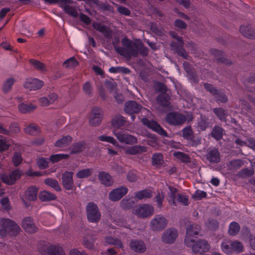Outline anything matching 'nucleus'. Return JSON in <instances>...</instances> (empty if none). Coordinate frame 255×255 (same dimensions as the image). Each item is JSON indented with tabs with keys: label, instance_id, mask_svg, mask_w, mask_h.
<instances>
[{
	"label": "nucleus",
	"instance_id": "nucleus-1",
	"mask_svg": "<svg viewBox=\"0 0 255 255\" xmlns=\"http://www.w3.org/2000/svg\"><path fill=\"white\" fill-rule=\"evenodd\" d=\"M0 236H16L20 231V227L14 221L8 218H2L0 221Z\"/></svg>",
	"mask_w": 255,
	"mask_h": 255
},
{
	"label": "nucleus",
	"instance_id": "nucleus-2",
	"mask_svg": "<svg viewBox=\"0 0 255 255\" xmlns=\"http://www.w3.org/2000/svg\"><path fill=\"white\" fill-rule=\"evenodd\" d=\"M204 89L213 97L214 100L218 103L225 104L228 102V97L222 89H217L213 85L204 83Z\"/></svg>",
	"mask_w": 255,
	"mask_h": 255
},
{
	"label": "nucleus",
	"instance_id": "nucleus-3",
	"mask_svg": "<svg viewBox=\"0 0 255 255\" xmlns=\"http://www.w3.org/2000/svg\"><path fill=\"white\" fill-rule=\"evenodd\" d=\"M184 223L186 226V236L184 239V244L186 246H190L194 239L195 236L198 235L201 230L200 226L196 224H191L190 221L185 219Z\"/></svg>",
	"mask_w": 255,
	"mask_h": 255
},
{
	"label": "nucleus",
	"instance_id": "nucleus-4",
	"mask_svg": "<svg viewBox=\"0 0 255 255\" xmlns=\"http://www.w3.org/2000/svg\"><path fill=\"white\" fill-rule=\"evenodd\" d=\"M116 52L129 61L132 57H137L139 54L144 57L148 54V49H115Z\"/></svg>",
	"mask_w": 255,
	"mask_h": 255
},
{
	"label": "nucleus",
	"instance_id": "nucleus-5",
	"mask_svg": "<svg viewBox=\"0 0 255 255\" xmlns=\"http://www.w3.org/2000/svg\"><path fill=\"white\" fill-rule=\"evenodd\" d=\"M86 216L90 223H97L101 219V215L98 206L93 202L88 203L86 207Z\"/></svg>",
	"mask_w": 255,
	"mask_h": 255
},
{
	"label": "nucleus",
	"instance_id": "nucleus-6",
	"mask_svg": "<svg viewBox=\"0 0 255 255\" xmlns=\"http://www.w3.org/2000/svg\"><path fill=\"white\" fill-rule=\"evenodd\" d=\"M39 251L42 255H65V253L61 247L43 242L39 247Z\"/></svg>",
	"mask_w": 255,
	"mask_h": 255
},
{
	"label": "nucleus",
	"instance_id": "nucleus-7",
	"mask_svg": "<svg viewBox=\"0 0 255 255\" xmlns=\"http://www.w3.org/2000/svg\"><path fill=\"white\" fill-rule=\"evenodd\" d=\"M182 136L188 141L190 146H197L201 143V138L195 137L191 126H187L182 130Z\"/></svg>",
	"mask_w": 255,
	"mask_h": 255
},
{
	"label": "nucleus",
	"instance_id": "nucleus-8",
	"mask_svg": "<svg viewBox=\"0 0 255 255\" xmlns=\"http://www.w3.org/2000/svg\"><path fill=\"white\" fill-rule=\"evenodd\" d=\"M141 122L143 125L156 132L162 137H168L167 132L161 127V126L154 120H150L147 118L141 119Z\"/></svg>",
	"mask_w": 255,
	"mask_h": 255
},
{
	"label": "nucleus",
	"instance_id": "nucleus-9",
	"mask_svg": "<svg viewBox=\"0 0 255 255\" xmlns=\"http://www.w3.org/2000/svg\"><path fill=\"white\" fill-rule=\"evenodd\" d=\"M186 246L191 248L193 253L200 254L207 252L210 248V246L208 242L205 240L201 239L196 241L194 240L190 246Z\"/></svg>",
	"mask_w": 255,
	"mask_h": 255
},
{
	"label": "nucleus",
	"instance_id": "nucleus-10",
	"mask_svg": "<svg viewBox=\"0 0 255 255\" xmlns=\"http://www.w3.org/2000/svg\"><path fill=\"white\" fill-rule=\"evenodd\" d=\"M165 120L170 125L179 126L185 122L186 118L182 114L173 112L166 115Z\"/></svg>",
	"mask_w": 255,
	"mask_h": 255
},
{
	"label": "nucleus",
	"instance_id": "nucleus-11",
	"mask_svg": "<svg viewBox=\"0 0 255 255\" xmlns=\"http://www.w3.org/2000/svg\"><path fill=\"white\" fill-rule=\"evenodd\" d=\"M22 175V171L16 169L11 171L8 175L6 174H1L0 179L7 185H11L14 184L15 181L18 180Z\"/></svg>",
	"mask_w": 255,
	"mask_h": 255
},
{
	"label": "nucleus",
	"instance_id": "nucleus-12",
	"mask_svg": "<svg viewBox=\"0 0 255 255\" xmlns=\"http://www.w3.org/2000/svg\"><path fill=\"white\" fill-rule=\"evenodd\" d=\"M133 213L141 218L148 217L153 214L154 209L151 205L142 204L133 210Z\"/></svg>",
	"mask_w": 255,
	"mask_h": 255
},
{
	"label": "nucleus",
	"instance_id": "nucleus-13",
	"mask_svg": "<svg viewBox=\"0 0 255 255\" xmlns=\"http://www.w3.org/2000/svg\"><path fill=\"white\" fill-rule=\"evenodd\" d=\"M167 220L162 215H156L150 221L151 228L153 231H161L167 225Z\"/></svg>",
	"mask_w": 255,
	"mask_h": 255
},
{
	"label": "nucleus",
	"instance_id": "nucleus-14",
	"mask_svg": "<svg viewBox=\"0 0 255 255\" xmlns=\"http://www.w3.org/2000/svg\"><path fill=\"white\" fill-rule=\"evenodd\" d=\"M178 236V231L175 228H168L163 232L161 239L162 242L166 244L173 243Z\"/></svg>",
	"mask_w": 255,
	"mask_h": 255
},
{
	"label": "nucleus",
	"instance_id": "nucleus-15",
	"mask_svg": "<svg viewBox=\"0 0 255 255\" xmlns=\"http://www.w3.org/2000/svg\"><path fill=\"white\" fill-rule=\"evenodd\" d=\"M128 189L125 186H121L113 189L109 194V199L114 202L119 201L127 193Z\"/></svg>",
	"mask_w": 255,
	"mask_h": 255
},
{
	"label": "nucleus",
	"instance_id": "nucleus-16",
	"mask_svg": "<svg viewBox=\"0 0 255 255\" xmlns=\"http://www.w3.org/2000/svg\"><path fill=\"white\" fill-rule=\"evenodd\" d=\"M103 119L102 110L98 107H94L91 112L89 124L94 127L98 126Z\"/></svg>",
	"mask_w": 255,
	"mask_h": 255
},
{
	"label": "nucleus",
	"instance_id": "nucleus-17",
	"mask_svg": "<svg viewBox=\"0 0 255 255\" xmlns=\"http://www.w3.org/2000/svg\"><path fill=\"white\" fill-rule=\"evenodd\" d=\"M142 108V106L134 101H128L125 103L124 111L129 115H133L139 113Z\"/></svg>",
	"mask_w": 255,
	"mask_h": 255
},
{
	"label": "nucleus",
	"instance_id": "nucleus-18",
	"mask_svg": "<svg viewBox=\"0 0 255 255\" xmlns=\"http://www.w3.org/2000/svg\"><path fill=\"white\" fill-rule=\"evenodd\" d=\"M206 159L212 164L218 163L220 162L221 155L217 148H209L205 155Z\"/></svg>",
	"mask_w": 255,
	"mask_h": 255
},
{
	"label": "nucleus",
	"instance_id": "nucleus-19",
	"mask_svg": "<svg viewBox=\"0 0 255 255\" xmlns=\"http://www.w3.org/2000/svg\"><path fill=\"white\" fill-rule=\"evenodd\" d=\"M43 85V82L37 79L27 78L23 86L25 89L30 91H36L41 89Z\"/></svg>",
	"mask_w": 255,
	"mask_h": 255
},
{
	"label": "nucleus",
	"instance_id": "nucleus-20",
	"mask_svg": "<svg viewBox=\"0 0 255 255\" xmlns=\"http://www.w3.org/2000/svg\"><path fill=\"white\" fill-rule=\"evenodd\" d=\"M73 173L71 171H66L62 174V184L66 190H72L74 186L73 180Z\"/></svg>",
	"mask_w": 255,
	"mask_h": 255
},
{
	"label": "nucleus",
	"instance_id": "nucleus-21",
	"mask_svg": "<svg viewBox=\"0 0 255 255\" xmlns=\"http://www.w3.org/2000/svg\"><path fill=\"white\" fill-rule=\"evenodd\" d=\"M130 250L137 253H143L146 250L145 243L142 240H132L129 244Z\"/></svg>",
	"mask_w": 255,
	"mask_h": 255
},
{
	"label": "nucleus",
	"instance_id": "nucleus-22",
	"mask_svg": "<svg viewBox=\"0 0 255 255\" xmlns=\"http://www.w3.org/2000/svg\"><path fill=\"white\" fill-rule=\"evenodd\" d=\"M117 139L121 142L126 143L128 144H133L137 142V138L130 134L124 133L119 132L115 133Z\"/></svg>",
	"mask_w": 255,
	"mask_h": 255
},
{
	"label": "nucleus",
	"instance_id": "nucleus-23",
	"mask_svg": "<svg viewBox=\"0 0 255 255\" xmlns=\"http://www.w3.org/2000/svg\"><path fill=\"white\" fill-rule=\"evenodd\" d=\"M22 227L27 233L33 234L37 232V228L30 217H26L22 220Z\"/></svg>",
	"mask_w": 255,
	"mask_h": 255
},
{
	"label": "nucleus",
	"instance_id": "nucleus-24",
	"mask_svg": "<svg viewBox=\"0 0 255 255\" xmlns=\"http://www.w3.org/2000/svg\"><path fill=\"white\" fill-rule=\"evenodd\" d=\"M211 52L216 57V61L218 63H224L227 66L232 64V62L226 57L223 52L219 49H211Z\"/></svg>",
	"mask_w": 255,
	"mask_h": 255
},
{
	"label": "nucleus",
	"instance_id": "nucleus-25",
	"mask_svg": "<svg viewBox=\"0 0 255 255\" xmlns=\"http://www.w3.org/2000/svg\"><path fill=\"white\" fill-rule=\"evenodd\" d=\"M98 177L101 183L105 186H111L114 183L112 176L108 172L101 171L98 174Z\"/></svg>",
	"mask_w": 255,
	"mask_h": 255
},
{
	"label": "nucleus",
	"instance_id": "nucleus-26",
	"mask_svg": "<svg viewBox=\"0 0 255 255\" xmlns=\"http://www.w3.org/2000/svg\"><path fill=\"white\" fill-rule=\"evenodd\" d=\"M240 33L245 37L249 39L255 38V29L249 24H244L241 26Z\"/></svg>",
	"mask_w": 255,
	"mask_h": 255
},
{
	"label": "nucleus",
	"instance_id": "nucleus-27",
	"mask_svg": "<svg viewBox=\"0 0 255 255\" xmlns=\"http://www.w3.org/2000/svg\"><path fill=\"white\" fill-rule=\"evenodd\" d=\"M38 188L31 186L27 188L24 192V198L29 201H35L37 199Z\"/></svg>",
	"mask_w": 255,
	"mask_h": 255
},
{
	"label": "nucleus",
	"instance_id": "nucleus-28",
	"mask_svg": "<svg viewBox=\"0 0 255 255\" xmlns=\"http://www.w3.org/2000/svg\"><path fill=\"white\" fill-rule=\"evenodd\" d=\"M93 27L94 29L102 33L105 37L111 38L112 35V31L107 26L103 25L99 22H93Z\"/></svg>",
	"mask_w": 255,
	"mask_h": 255
},
{
	"label": "nucleus",
	"instance_id": "nucleus-29",
	"mask_svg": "<svg viewBox=\"0 0 255 255\" xmlns=\"http://www.w3.org/2000/svg\"><path fill=\"white\" fill-rule=\"evenodd\" d=\"M170 100V96L167 93L159 94L156 98L158 104L163 108L170 107L171 103Z\"/></svg>",
	"mask_w": 255,
	"mask_h": 255
},
{
	"label": "nucleus",
	"instance_id": "nucleus-30",
	"mask_svg": "<svg viewBox=\"0 0 255 255\" xmlns=\"http://www.w3.org/2000/svg\"><path fill=\"white\" fill-rule=\"evenodd\" d=\"M122 42L125 48H142V42L140 39L135 40L133 42L125 37L123 38Z\"/></svg>",
	"mask_w": 255,
	"mask_h": 255
},
{
	"label": "nucleus",
	"instance_id": "nucleus-31",
	"mask_svg": "<svg viewBox=\"0 0 255 255\" xmlns=\"http://www.w3.org/2000/svg\"><path fill=\"white\" fill-rule=\"evenodd\" d=\"M146 151L147 148L146 147L138 145L128 147L125 150V153L130 155H135Z\"/></svg>",
	"mask_w": 255,
	"mask_h": 255
},
{
	"label": "nucleus",
	"instance_id": "nucleus-32",
	"mask_svg": "<svg viewBox=\"0 0 255 255\" xmlns=\"http://www.w3.org/2000/svg\"><path fill=\"white\" fill-rule=\"evenodd\" d=\"M213 112L221 122H227L228 112L222 108H215Z\"/></svg>",
	"mask_w": 255,
	"mask_h": 255
},
{
	"label": "nucleus",
	"instance_id": "nucleus-33",
	"mask_svg": "<svg viewBox=\"0 0 255 255\" xmlns=\"http://www.w3.org/2000/svg\"><path fill=\"white\" fill-rule=\"evenodd\" d=\"M224 129L219 126H215L212 129L210 133L211 136L217 141L221 140L223 138Z\"/></svg>",
	"mask_w": 255,
	"mask_h": 255
},
{
	"label": "nucleus",
	"instance_id": "nucleus-34",
	"mask_svg": "<svg viewBox=\"0 0 255 255\" xmlns=\"http://www.w3.org/2000/svg\"><path fill=\"white\" fill-rule=\"evenodd\" d=\"M85 143L83 141H79L73 143L71 146V154H79L85 149Z\"/></svg>",
	"mask_w": 255,
	"mask_h": 255
},
{
	"label": "nucleus",
	"instance_id": "nucleus-35",
	"mask_svg": "<svg viewBox=\"0 0 255 255\" xmlns=\"http://www.w3.org/2000/svg\"><path fill=\"white\" fill-rule=\"evenodd\" d=\"M170 35L174 39V41L171 43L172 48H181L183 46L184 42L181 37L178 36L173 31L170 32Z\"/></svg>",
	"mask_w": 255,
	"mask_h": 255
},
{
	"label": "nucleus",
	"instance_id": "nucleus-36",
	"mask_svg": "<svg viewBox=\"0 0 255 255\" xmlns=\"http://www.w3.org/2000/svg\"><path fill=\"white\" fill-rule=\"evenodd\" d=\"M39 198L42 201H49L55 200L56 196L50 192L43 190L39 193Z\"/></svg>",
	"mask_w": 255,
	"mask_h": 255
},
{
	"label": "nucleus",
	"instance_id": "nucleus-37",
	"mask_svg": "<svg viewBox=\"0 0 255 255\" xmlns=\"http://www.w3.org/2000/svg\"><path fill=\"white\" fill-rule=\"evenodd\" d=\"M72 137L70 135H66L57 140L55 143V146L58 147H65L68 145L72 141Z\"/></svg>",
	"mask_w": 255,
	"mask_h": 255
},
{
	"label": "nucleus",
	"instance_id": "nucleus-38",
	"mask_svg": "<svg viewBox=\"0 0 255 255\" xmlns=\"http://www.w3.org/2000/svg\"><path fill=\"white\" fill-rule=\"evenodd\" d=\"M163 157L161 153H156L152 155L151 157V163L154 166L158 167L162 164Z\"/></svg>",
	"mask_w": 255,
	"mask_h": 255
},
{
	"label": "nucleus",
	"instance_id": "nucleus-39",
	"mask_svg": "<svg viewBox=\"0 0 255 255\" xmlns=\"http://www.w3.org/2000/svg\"><path fill=\"white\" fill-rule=\"evenodd\" d=\"M24 130L26 133L32 135H37L36 132L38 133H40L41 132L40 128L33 124H31L29 125L28 127H26L24 128Z\"/></svg>",
	"mask_w": 255,
	"mask_h": 255
},
{
	"label": "nucleus",
	"instance_id": "nucleus-40",
	"mask_svg": "<svg viewBox=\"0 0 255 255\" xmlns=\"http://www.w3.org/2000/svg\"><path fill=\"white\" fill-rule=\"evenodd\" d=\"M209 119L204 115H201L200 119L198 123V127L200 130L203 131L209 127Z\"/></svg>",
	"mask_w": 255,
	"mask_h": 255
},
{
	"label": "nucleus",
	"instance_id": "nucleus-41",
	"mask_svg": "<svg viewBox=\"0 0 255 255\" xmlns=\"http://www.w3.org/2000/svg\"><path fill=\"white\" fill-rule=\"evenodd\" d=\"M16 81V79L13 78H7L3 83L2 90L4 93H7L9 92L13 85L14 83Z\"/></svg>",
	"mask_w": 255,
	"mask_h": 255
},
{
	"label": "nucleus",
	"instance_id": "nucleus-42",
	"mask_svg": "<svg viewBox=\"0 0 255 255\" xmlns=\"http://www.w3.org/2000/svg\"><path fill=\"white\" fill-rule=\"evenodd\" d=\"M135 203L132 199L124 198L121 202V207L125 210H128L133 208Z\"/></svg>",
	"mask_w": 255,
	"mask_h": 255
},
{
	"label": "nucleus",
	"instance_id": "nucleus-43",
	"mask_svg": "<svg viewBox=\"0 0 255 255\" xmlns=\"http://www.w3.org/2000/svg\"><path fill=\"white\" fill-rule=\"evenodd\" d=\"M174 155L178 159L180 160L181 162L185 163H190L191 162V158L189 155L182 152L178 151L174 153Z\"/></svg>",
	"mask_w": 255,
	"mask_h": 255
},
{
	"label": "nucleus",
	"instance_id": "nucleus-44",
	"mask_svg": "<svg viewBox=\"0 0 255 255\" xmlns=\"http://www.w3.org/2000/svg\"><path fill=\"white\" fill-rule=\"evenodd\" d=\"M126 124V121L124 118L122 116H116L112 121V126L116 128H119Z\"/></svg>",
	"mask_w": 255,
	"mask_h": 255
},
{
	"label": "nucleus",
	"instance_id": "nucleus-45",
	"mask_svg": "<svg viewBox=\"0 0 255 255\" xmlns=\"http://www.w3.org/2000/svg\"><path fill=\"white\" fill-rule=\"evenodd\" d=\"M93 171L92 168H86L79 171L76 173V177L78 178L82 179L88 178L90 176Z\"/></svg>",
	"mask_w": 255,
	"mask_h": 255
},
{
	"label": "nucleus",
	"instance_id": "nucleus-46",
	"mask_svg": "<svg viewBox=\"0 0 255 255\" xmlns=\"http://www.w3.org/2000/svg\"><path fill=\"white\" fill-rule=\"evenodd\" d=\"M44 183L54 188L57 191H60L61 190V187L59 185L57 181L55 179L51 178H48L44 180Z\"/></svg>",
	"mask_w": 255,
	"mask_h": 255
},
{
	"label": "nucleus",
	"instance_id": "nucleus-47",
	"mask_svg": "<svg viewBox=\"0 0 255 255\" xmlns=\"http://www.w3.org/2000/svg\"><path fill=\"white\" fill-rule=\"evenodd\" d=\"M109 71L113 73L129 74L131 70L125 67H112L109 69Z\"/></svg>",
	"mask_w": 255,
	"mask_h": 255
},
{
	"label": "nucleus",
	"instance_id": "nucleus-48",
	"mask_svg": "<svg viewBox=\"0 0 255 255\" xmlns=\"http://www.w3.org/2000/svg\"><path fill=\"white\" fill-rule=\"evenodd\" d=\"M79 63L78 61L75 59V58L74 56L67 59L63 63V65L66 68H74L79 65Z\"/></svg>",
	"mask_w": 255,
	"mask_h": 255
},
{
	"label": "nucleus",
	"instance_id": "nucleus-49",
	"mask_svg": "<svg viewBox=\"0 0 255 255\" xmlns=\"http://www.w3.org/2000/svg\"><path fill=\"white\" fill-rule=\"evenodd\" d=\"M135 197L138 199L149 198L152 197V192L149 190H143L135 193Z\"/></svg>",
	"mask_w": 255,
	"mask_h": 255
},
{
	"label": "nucleus",
	"instance_id": "nucleus-50",
	"mask_svg": "<svg viewBox=\"0 0 255 255\" xmlns=\"http://www.w3.org/2000/svg\"><path fill=\"white\" fill-rule=\"evenodd\" d=\"M169 192L168 193L169 197V204L176 205L175 199H176V193L177 191V189L174 187L171 186L169 187Z\"/></svg>",
	"mask_w": 255,
	"mask_h": 255
},
{
	"label": "nucleus",
	"instance_id": "nucleus-51",
	"mask_svg": "<svg viewBox=\"0 0 255 255\" xmlns=\"http://www.w3.org/2000/svg\"><path fill=\"white\" fill-rule=\"evenodd\" d=\"M36 106L31 104L27 105L22 103L18 106V109L21 113H26L32 111L36 108Z\"/></svg>",
	"mask_w": 255,
	"mask_h": 255
},
{
	"label": "nucleus",
	"instance_id": "nucleus-52",
	"mask_svg": "<svg viewBox=\"0 0 255 255\" xmlns=\"http://www.w3.org/2000/svg\"><path fill=\"white\" fill-rule=\"evenodd\" d=\"M240 230V226L239 224L236 222H232L229 226V233L230 235L235 236L236 235Z\"/></svg>",
	"mask_w": 255,
	"mask_h": 255
},
{
	"label": "nucleus",
	"instance_id": "nucleus-53",
	"mask_svg": "<svg viewBox=\"0 0 255 255\" xmlns=\"http://www.w3.org/2000/svg\"><path fill=\"white\" fill-rule=\"evenodd\" d=\"M29 62L35 69L42 71L45 70L44 64L39 61L31 59L29 60Z\"/></svg>",
	"mask_w": 255,
	"mask_h": 255
},
{
	"label": "nucleus",
	"instance_id": "nucleus-54",
	"mask_svg": "<svg viewBox=\"0 0 255 255\" xmlns=\"http://www.w3.org/2000/svg\"><path fill=\"white\" fill-rule=\"evenodd\" d=\"M98 139L102 141H106L113 144L116 146H119L118 141L113 137L110 136H107L106 135H102L98 136Z\"/></svg>",
	"mask_w": 255,
	"mask_h": 255
},
{
	"label": "nucleus",
	"instance_id": "nucleus-55",
	"mask_svg": "<svg viewBox=\"0 0 255 255\" xmlns=\"http://www.w3.org/2000/svg\"><path fill=\"white\" fill-rule=\"evenodd\" d=\"M219 223L216 219H208V222L206 223L207 228L211 231H216L219 228Z\"/></svg>",
	"mask_w": 255,
	"mask_h": 255
},
{
	"label": "nucleus",
	"instance_id": "nucleus-56",
	"mask_svg": "<svg viewBox=\"0 0 255 255\" xmlns=\"http://www.w3.org/2000/svg\"><path fill=\"white\" fill-rule=\"evenodd\" d=\"M69 157V155L66 154H56L52 155L50 157V160L53 163H54L62 159H67Z\"/></svg>",
	"mask_w": 255,
	"mask_h": 255
},
{
	"label": "nucleus",
	"instance_id": "nucleus-57",
	"mask_svg": "<svg viewBox=\"0 0 255 255\" xmlns=\"http://www.w3.org/2000/svg\"><path fill=\"white\" fill-rule=\"evenodd\" d=\"M221 248L225 253L227 254H232V241L223 242L221 244Z\"/></svg>",
	"mask_w": 255,
	"mask_h": 255
},
{
	"label": "nucleus",
	"instance_id": "nucleus-58",
	"mask_svg": "<svg viewBox=\"0 0 255 255\" xmlns=\"http://www.w3.org/2000/svg\"><path fill=\"white\" fill-rule=\"evenodd\" d=\"M232 253L236 252L237 253H241L243 250V245L239 241L232 242Z\"/></svg>",
	"mask_w": 255,
	"mask_h": 255
},
{
	"label": "nucleus",
	"instance_id": "nucleus-59",
	"mask_svg": "<svg viewBox=\"0 0 255 255\" xmlns=\"http://www.w3.org/2000/svg\"><path fill=\"white\" fill-rule=\"evenodd\" d=\"M64 9L67 13L71 15L73 17H76L78 15V13L76 9L69 5L66 4L64 6Z\"/></svg>",
	"mask_w": 255,
	"mask_h": 255
},
{
	"label": "nucleus",
	"instance_id": "nucleus-60",
	"mask_svg": "<svg viewBox=\"0 0 255 255\" xmlns=\"http://www.w3.org/2000/svg\"><path fill=\"white\" fill-rule=\"evenodd\" d=\"M22 158L19 152H14L12 157V161L14 166H18L22 162Z\"/></svg>",
	"mask_w": 255,
	"mask_h": 255
},
{
	"label": "nucleus",
	"instance_id": "nucleus-61",
	"mask_svg": "<svg viewBox=\"0 0 255 255\" xmlns=\"http://www.w3.org/2000/svg\"><path fill=\"white\" fill-rule=\"evenodd\" d=\"M154 88L156 91L161 92V93H166L167 91V87L166 85L160 82H156Z\"/></svg>",
	"mask_w": 255,
	"mask_h": 255
},
{
	"label": "nucleus",
	"instance_id": "nucleus-62",
	"mask_svg": "<svg viewBox=\"0 0 255 255\" xmlns=\"http://www.w3.org/2000/svg\"><path fill=\"white\" fill-rule=\"evenodd\" d=\"M106 242L109 244L118 246L120 248H123L124 247L121 241L118 239H115L112 237H109L106 239Z\"/></svg>",
	"mask_w": 255,
	"mask_h": 255
},
{
	"label": "nucleus",
	"instance_id": "nucleus-63",
	"mask_svg": "<svg viewBox=\"0 0 255 255\" xmlns=\"http://www.w3.org/2000/svg\"><path fill=\"white\" fill-rule=\"evenodd\" d=\"M105 85L107 88L110 91V92H113L116 89L117 84L113 80H106Z\"/></svg>",
	"mask_w": 255,
	"mask_h": 255
},
{
	"label": "nucleus",
	"instance_id": "nucleus-64",
	"mask_svg": "<svg viewBox=\"0 0 255 255\" xmlns=\"http://www.w3.org/2000/svg\"><path fill=\"white\" fill-rule=\"evenodd\" d=\"M254 174V171L253 169H249L248 168L241 170L240 174L241 176L243 177H251Z\"/></svg>",
	"mask_w": 255,
	"mask_h": 255
}]
</instances>
